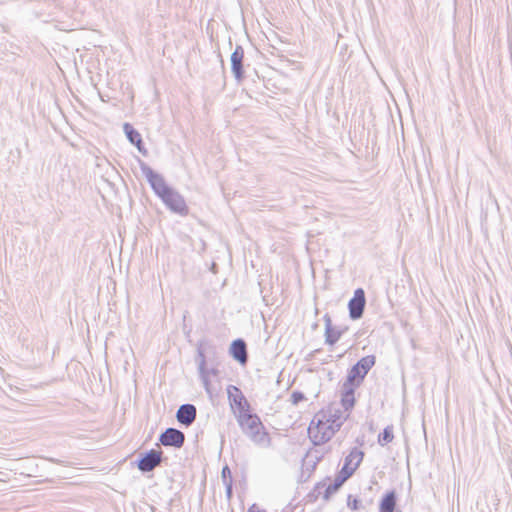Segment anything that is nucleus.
Here are the masks:
<instances>
[{"label": "nucleus", "instance_id": "f257e3e1", "mask_svg": "<svg viewBox=\"0 0 512 512\" xmlns=\"http://www.w3.org/2000/svg\"><path fill=\"white\" fill-rule=\"evenodd\" d=\"M137 163L144 177L146 178L153 193L161 200L164 206L173 214L186 217L190 208L184 196L158 171L154 170L141 158L136 157Z\"/></svg>", "mask_w": 512, "mask_h": 512}, {"label": "nucleus", "instance_id": "f03ea898", "mask_svg": "<svg viewBox=\"0 0 512 512\" xmlns=\"http://www.w3.org/2000/svg\"><path fill=\"white\" fill-rule=\"evenodd\" d=\"M350 415L334 403L320 409L308 427V437L314 446L330 441Z\"/></svg>", "mask_w": 512, "mask_h": 512}, {"label": "nucleus", "instance_id": "7ed1b4c3", "mask_svg": "<svg viewBox=\"0 0 512 512\" xmlns=\"http://www.w3.org/2000/svg\"><path fill=\"white\" fill-rule=\"evenodd\" d=\"M216 354V346L210 340L202 338L197 342L195 356L197 370L204 390L210 397L213 395L211 376L217 377L220 374L218 363H215Z\"/></svg>", "mask_w": 512, "mask_h": 512}, {"label": "nucleus", "instance_id": "20e7f679", "mask_svg": "<svg viewBox=\"0 0 512 512\" xmlns=\"http://www.w3.org/2000/svg\"><path fill=\"white\" fill-rule=\"evenodd\" d=\"M237 423L243 434L246 435L254 444L262 447L271 446L272 440L270 434L257 413L246 415V417L242 414L238 417Z\"/></svg>", "mask_w": 512, "mask_h": 512}, {"label": "nucleus", "instance_id": "39448f33", "mask_svg": "<svg viewBox=\"0 0 512 512\" xmlns=\"http://www.w3.org/2000/svg\"><path fill=\"white\" fill-rule=\"evenodd\" d=\"M375 364L376 356L374 354L361 357L355 364L347 369L344 381L360 387Z\"/></svg>", "mask_w": 512, "mask_h": 512}, {"label": "nucleus", "instance_id": "423d86ee", "mask_svg": "<svg viewBox=\"0 0 512 512\" xmlns=\"http://www.w3.org/2000/svg\"><path fill=\"white\" fill-rule=\"evenodd\" d=\"M226 393L230 409L234 413L237 421L240 415L243 414V416L246 417V415L253 413L251 412L250 402L247 400L242 390L238 386L229 384L226 387Z\"/></svg>", "mask_w": 512, "mask_h": 512}, {"label": "nucleus", "instance_id": "0eeeda50", "mask_svg": "<svg viewBox=\"0 0 512 512\" xmlns=\"http://www.w3.org/2000/svg\"><path fill=\"white\" fill-rule=\"evenodd\" d=\"M164 460H167V458L163 456L162 450L151 448L140 452L132 464L145 475L152 472Z\"/></svg>", "mask_w": 512, "mask_h": 512}, {"label": "nucleus", "instance_id": "6e6552de", "mask_svg": "<svg viewBox=\"0 0 512 512\" xmlns=\"http://www.w3.org/2000/svg\"><path fill=\"white\" fill-rule=\"evenodd\" d=\"M364 457L365 452L363 450L358 447H352L348 455L344 458V463L337 474L344 477L346 480L350 479L362 463Z\"/></svg>", "mask_w": 512, "mask_h": 512}, {"label": "nucleus", "instance_id": "1a4fd4ad", "mask_svg": "<svg viewBox=\"0 0 512 512\" xmlns=\"http://www.w3.org/2000/svg\"><path fill=\"white\" fill-rule=\"evenodd\" d=\"M348 315L351 320H359L363 317L366 307V294L363 288H356L353 292V296L349 299L348 304Z\"/></svg>", "mask_w": 512, "mask_h": 512}, {"label": "nucleus", "instance_id": "9d476101", "mask_svg": "<svg viewBox=\"0 0 512 512\" xmlns=\"http://www.w3.org/2000/svg\"><path fill=\"white\" fill-rule=\"evenodd\" d=\"M244 56V48L242 45L237 44L230 55L231 73L237 83H242L246 78Z\"/></svg>", "mask_w": 512, "mask_h": 512}, {"label": "nucleus", "instance_id": "9b49d317", "mask_svg": "<svg viewBox=\"0 0 512 512\" xmlns=\"http://www.w3.org/2000/svg\"><path fill=\"white\" fill-rule=\"evenodd\" d=\"M185 443V434L181 430L168 427L164 429L158 436L157 445L181 449Z\"/></svg>", "mask_w": 512, "mask_h": 512}, {"label": "nucleus", "instance_id": "f8f14e48", "mask_svg": "<svg viewBox=\"0 0 512 512\" xmlns=\"http://www.w3.org/2000/svg\"><path fill=\"white\" fill-rule=\"evenodd\" d=\"M228 354L240 366L246 367L249 362V353L245 339L236 338L232 340L228 348Z\"/></svg>", "mask_w": 512, "mask_h": 512}, {"label": "nucleus", "instance_id": "ddd939ff", "mask_svg": "<svg viewBox=\"0 0 512 512\" xmlns=\"http://www.w3.org/2000/svg\"><path fill=\"white\" fill-rule=\"evenodd\" d=\"M359 387L348 382L343 381L340 388V405L344 412L351 414L354 409L357 399L355 392Z\"/></svg>", "mask_w": 512, "mask_h": 512}, {"label": "nucleus", "instance_id": "4468645a", "mask_svg": "<svg viewBox=\"0 0 512 512\" xmlns=\"http://www.w3.org/2000/svg\"><path fill=\"white\" fill-rule=\"evenodd\" d=\"M123 132L131 145L135 146L140 154L148 156V149L145 146L140 132L129 122L123 123Z\"/></svg>", "mask_w": 512, "mask_h": 512}, {"label": "nucleus", "instance_id": "2eb2a0df", "mask_svg": "<svg viewBox=\"0 0 512 512\" xmlns=\"http://www.w3.org/2000/svg\"><path fill=\"white\" fill-rule=\"evenodd\" d=\"M177 422L185 427L191 426L197 417V409L194 404L185 403L179 406L176 411Z\"/></svg>", "mask_w": 512, "mask_h": 512}, {"label": "nucleus", "instance_id": "dca6fc26", "mask_svg": "<svg viewBox=\"0 0 512 512\" xmlns=\"http://www.w3.org/2000/svg\"><path fill=\"white\" fill-rule=\"evenodd\" d=\"M324 321V342L326 345L334 346L341 339V332L338 327L333 325L331 316L326 313L323 316Z\"/></svg>", "mask_w": 512, "mask_h": 512}, {"label": "nucleus", "instance_id": "f3484780", "mask_svg": "<svg viewBox=\"0 0 512 512\" xmlns=\"http://www.w3.org/2000/svg\"><path fill=\"white\" fill-rule=\"evenodd\" d=\"M398 494L395 489L387 490L379 501V512H392L397 507Z\"/></svg>", "mask_w": 512, "mask_h": 512}, {"label": "nucleus", "instance_id": "a211bd4d", "mask_svg": "<svg viewBox=\"0 0 512 512\" xmlns=\"http://www.w3.org/2000/svg\"><path fill=\"white\" fill-rule=\"evenodd\" d=\"M346 481L347 480L344 477L336 474L334 481L331 484L324 487L325 490L322 493V498L325 501H329L331 497L340 490V488L344 485Z\"/></svg>", "mask_w": 512, "mask_h": 512}, {"label": "nucleus", "instance_id": "6ab92c4d", "mask_svg": "<svg viewBox=\"0 0 512 512\" xmlns=\"http://www.w3.org/2000/svg\"><path fill=\"white\" fill-rule=\"evenodd\" d=\"M330 479L331 478L327 476L324 480L317 482L313 489L306 495L307 502L315 503L321 495V489L326 486V481Z\"/></svg>", "mask_w": 512, "mask_h": 512}, {"label": "nucleus", "instance_id": "aec40b11", "mask_svg": "<svg viewBox=\"0 0 512 512\" xmlns=\"http://www.w3.org/2000/svg\"><path fill=\"white\" fill-rule=\"evenodd\" d=\"M394 439V430L392 425L386 426L382 432L378 434L377 442L380 446L384 447L391 443Z\"/></svg>", "mask_w": 512, "mask_h": 512}, {"label": "nucleus", "instance_id": "412c9836", "mask_svg": "<svg viewBox=\"0 0 512 512\" xmlns=\"http://www.w3.org/2000/svg\"><path fill=\"white\" fill-rule=\"evenodd\" d=\"M347 507L352 511H359L362 508L361 500L358 497L349 494L347 496Z\"/></svg>", "mask_w": 512, "mask_h": 512}, {"label": "nucleus", "instance_id": "4be33fe9", "mask_svg": "<svg viewBox=\"0 0 512 512\" xmlns=\"http://www.w3.org/2000/svg\"><path fill=\"white\" fill-rule=\"evenodd\" d=\"M305 400H306V396L302 391H300V390L292 391V393L290 395V402L293 405H298L299 403H301Z\"/></svg>", "mask_w": 512, "mask_h": 512}, {"label": "nucleus", "instance_id": "5701e85b", "mask_svg": "<svg viewBox=\"0 0 512 512\" xmlns=\"http://www.w3.org/2000/svg\"><path fill=\"white\" fill-rule=\"evenodd\" d=\"M221 480H222V483H233V476H232V472H231V469L229 468V466L227 464H225L223 467H222V470H221Z\"/></svg>", "mask_w": 512, "mask_h": 512}, {"label": "nucleus", "instance_id": "b1692460", "mask_svg": "<svg viewBox=\"0 0 512 512\" xmlns=\"http://www.w3.org/2000/svg\"><path fill=\"white\" fill-rule=\"evenodd\" d=\"M311 454H312V449H309L306 454L304 455V457L302 458V469L305 470V472H308L310 473V469H311Z\"/></svg>", "mask_w": 512, "mask_h": 512}, {"label": "nucleus", "instance_id": "393cba45", "mask_svg": "<svg viewBox=\"0 0 512 512\" xmlns=\"http://www.w3.org/2000/svg\"><path fill=\"white\" fill-rule=\"evenodd\" d=\"M323 457H324V453L320 454V455H316L314 457V459H311V469H310L311 472H314L316 470L318 463L322 461Z\"/></svg>", "mask_w": 512, "mask_h": 512}, {"label": "nucleus", "instance_id": "a878e982", "mask_svg": "<svg viewBox=\"0 0 512 512\" xmlns=\"http://www.w3.org/2000/svg\"><path fill=\"white\" fill-rule=\"evenodd\" d=\"M225 487V494L228 500H230L233 497V483H224Z\"/></svg>", "mask_w": 512, "mask_h": 512}, {"label": "nucleus", "instance_id": "bb28decb", "mask_svg": "<svg viewBox=\"0 0 512 512\" xmlns=\"http://www.w3.org/2000/svg\"><path fill=\"white\" fill-rule=\"evenodd\" d=\"M312 474H313V472H311V471H310V473H307V474H306L305 470H304V469H302L301 474H300V476H299V478H298V482H299V483H305V482H307V481L309 480V478L311 477V475H312Z\"/></svg>", "mask_w": 512, "mask_h": 512}, {"label": "nucleus", "instance_id": "cd10ccee", "mask_svg": "<svg viewBox=\"0 0 512 512\" xmlns=\"http://www.w3.org/2000/svg\"><path fill=\"white\" fill-rule=\"evenodd\" d=\"M183 318H184V319L186 318V313L184 314ZM191 332H192V328H191V327H188V326L186 325V323L184 322V324H183V333L185 334V336H186L187 338H189V337H190Z\"/></svg>", "mask_w": 512, "mask_h": 512}, {"label": "nucleus", "instance_id": "c85d7f7f", "mask_svg": "<svg viewBox=\"0 0 512 512\" xmlns=\"http://www.w3.org/2000/svg\"><path fill=\"white\" fill-rule=\"evenodd\" d=\"M247 512H267L264 509H261L258 507L256 503L252 504L248 509Z\"/></svg>", "mask_w": 512, "mask_h": 512}, {"label": "nucleus", "instance_id": "c756f323", "mask_svg": "<svg viewBox=\"0 0 512 512\" xmlns=\"http://www.w3.org/2000/svg\"><path fill=\"white\" fill-rule=\"evenodd\" d=\"M338 330L341 332V337L348 331L349 327L347 325H338Z\"/></svg>", "mask_w": 512, "mask_h": 512}, {"label": "nucleus", "instance_id": "7c9ffc66", "mask_svg": "<svg viewBox=\"0 0 512 512\" xmlns=\"http://www.w3.org/2000/svg\"><path fill=\"white\" fill-rule=\"evenodd\" d=\"M356 443L360 446L364 445V436L362 437H357L356 438Z\"/></svg>", "mask_w": 512, "mask_h": 512}, {"label": "nucleus", "instance_id": "2f4dec72", "mask_svg": "<svg viewBox=\"0 0 512 512\" xmlns=\"http://www.w3.org/2000/svg\"><path fill=\"white\" fill-rule=\"evenodd\" d=\"M369 430H370L371 432H373V431H374V423H373V421H371V422L369 423Z\"/></svg>", "mask_w": 512, "mask_h": 512}, {"label": "nucleus", "instance_id": "473e14b6", "mask_svg": "<svg viewBox=\"0 0 512 512\" xmlns=\"http://www.w3.org/2000/svg\"><path fill=\"white\" fill-rule=\"evenodd\" d=\"M318 327H319V324H318L317 322H315V323L312 325V329H313V330H316Z\"/></svg>", "mask_w": 512, "mask_h": 512}, {"label": "nucleus", "instance_id": "72a5a7b5", "mask_svg": "<svg viewBox=\"0 0 512 512\" xmlns=\"http://www.w3.org/2000/svg\"><path fill=\"white\" fill-rule=\"evenodd\" d=\"M319 351H320V349H315V350H314V351H313L309 356H310V357H313V356H314V354H315V353H317V352H319Z\"/></svg>", "mask_w": 512, "mask_h": 512}, {"label": "nucleus", "instance_id": "f704fd0d", "mask_svg": "<svg viewBox=\"0 0 512 512\" xmlns=\"http://www.w3.org/2000/svg\"><path fill=\"white\" fill-rule=\"evenodd\" d=\"M392 512H402L398 507H395V510H392Z\"/></svg>", "mask_w": 512, "mask_h": 512}, {"label": "nucleus", "instance_id": "c9c22d12", "mask_svg": "<svg viewBox=\"0 0 512 512\" xmlns=\"http://www.w3.org/2000/svg\"><path fill=\"white\" fill-rule=\"evenodd\" d=\"M330 451H331V447H328V448H326L325 453H328V452H330Z\"/></svg>", "mask_w": 512, "mask_h": 512}, {"label": "nucleus", "instance_id": "e433bc0d", "mask_svg": "<svg viewBox=\"0 0 512 512\" xmlns=\"http://www.w3.org/2000/svg\"><path fill=\"white\" fill-rule=\"evenodd\" d=\"M202 246H203V249H205L206 243L204 241H202Z\"/></svg>", "mask_w": 512, "mask_h": 512}, {"label": "nucleus", "instance_id": "4c0bfd02", "mask_svg": "<svg viewBox=\"0 0 512 512\" xmlns=\"http://www.w3.org/2000/svg\"><path fill=\"white\" fill-rule=\"evenodd\" d=\"M229 45H230V47L232 46V40H231V38H229Z\"/></svg>", "mask_w": 512, "mask_h": 512}]
</instances>
